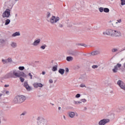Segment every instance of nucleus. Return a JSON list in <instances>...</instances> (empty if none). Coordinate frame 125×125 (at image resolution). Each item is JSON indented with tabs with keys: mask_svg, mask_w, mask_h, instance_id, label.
Wrapping results in <instances>:
<instances>
[{
	"mask_svg": "<svg viewBox=\"0 0 125 125\" xmlns=\"http://www.w3.org/2000/svg\"><path fill=\"white\" fill-rule=\"evenodd\" d=\"M40 42H41V39H38L34 41L33 43V45L34 46H37L38 44H40Z\"/></svg>",
	"mask_w": 125,
	"mask_h": 125,
	"instance_id": "obj_13",
	"label": "nucleus"
},
{
	"mask_svg": "<svg viewBox=\"0 0 125 125\" xmlns=\"http://www.w3.org/2000/svg\"><path fill=\"white\" fill-rule=\"evenodd\" d=\"M28 76H29V77H30V79H31V80H32V77H33V75H32V74H31V73H29Z\"/></svg>",
	"mask_w": 125,
	"mask_h": 125,
	"instance_id": "obj_41",
	"label": "nucleus"
},
{
	"mask_svg": "<svg viewBox=\"0 0 125 125\" xmlns=\"http://www.w3.org/2000/svg\"><path fill=\"white\" fill-rule=\"evenodd\" d=\"M5 93H6V94H9V91H6L5 92Z\"/></svg>",
	"mask_w": 125,
	"mask_h": 125,
	"instance_id": "obj_48",
	"label": "nucleus"
},
{
	"mask_svg": "<svg viewBox=\"0 0 125 125\" xmlns=\"http://www.w3.org/2000/svg\"><path fill=\"white\" fill-rule=\"evenodd\" d=\"M58 67V66H57V65H55V66H53L52 68V70L53 71V72H56V71H57Z\"/></svg>",
	"mask_w": 125,
	"mask_h": 125,
	"instance_id": "obj_21",
	"label": "nucleus"
},
{
	"mask_svg": "<svg viewBox=\"0 0 125 125\" xmlns=\"http://www.w3.org/2000/svg\"><path fill=\"white\" fill-rule=\"evenodd\" d=\"M10 45L12 47H13V48L17 47V43H16L15 42H11Z\"/></svg>",
	"mask_w": 125,
	"mask_h": 125,
	"instance_id": "obj_15",
	"label": "nucleus"
},
{
	"mask_svg": "<svg viewBox=\"0 0 125 125\" xmlns=\"http://www.w3.org/2000/svg\"><path fill=\"white\" fill-rule=\"evenodd\" d=\"M69 116L70 118H74V117H75V112H69Z\"/></svg>",
	"mask_w": 125,
	"mask_h": 125,
	"instance_id": "obj_20",
	"label": "nucleus"
},
{
	"mask_svg": "<svg viewBox=\"0 0 125 125\" xmlns=\"http://www.w3.org/2000/svg\"><path fill=\"white\" fill-rule=\"evenodd\" d=\"M21 77H26L25 73L22 71H18L16 69L13 70L7 74H6L3 77V79H9L10 78H20Z\"/></svg>",
	"mask_w": 125,
	"mask_h": 125,
	"instance_id": "obj_1",
	"label": "nucleus"
},
{
	"mask_svg": "<svg viewBox=\"0 0 125 125\" xmlns=\"http://www.w3.org/2000/svg\"><path fill=\"white\" fill-rule=\"evenodd\" d=\"M80 87H85V85L81 84L80 85Z\"/></svg>",
	"mask_w": 125,
	"mask_h": 125,
	"instance_id": "obj_44",
	"label": "nucleus"
},
{
	"mask_svg": "<svg viewBox=\"0 0 125 125\" xmlns=\"http://www.w3.org/2000/svg\"><path fill=\"white\" fill-rule=\"evenodd\" d=\"M121 5H125V0H121Z\"/></svg>",
	"mask_w": 125,
	"mask_h": 125,
	"instance_id": "obj_31",
	"label": "nucleus"
},
{
	"mask_svg": "<svg viewBox=\"0 0 125 125\" xmlns=\"http://www.w3.org/2000/svg\"><path fill=\"white\" fill-rule=\"evenodd\" d=\"M110 120L108 119H104L99 122V125H105L106 124H108Z\"/></svg>",
	"mask_w": 125,
	"mask_h": 125,
	"instance_id": "obj_8",
	"label": "nucleus"
},
{
	"mask_svg": "<svg viewBox=\"0 0 125 125\" xmlns=\"http://www.w3.org/2000/svg\"><path fill=\"white\" fill-rule=\"evenodd\" d=\"M23 86L24 87H25L28 91H31V90H32V88L31 87V86H29V84H28L27 82H24Z\"/></svg>",
	"mask_w": 125,
	"mask_h": 125,
	"instance_id": "obj_10",
	"label": "nucleus"
},
{
	"mask_svg": "<svg viewBox=\"0 0 125 125\" xmlns=\"http://www.w3.org/2000/svg\"><path fill=\"white\" fill-rule=\"evenodd\" d=\"M69 72V68H65V73L67 74Z\"/></svg>",
	"mask_w": 125,
	"mask_h": 125,
	"instance_id": "obj_42",
	"label": "nucleus"
},
{
	"mask_svg": "<svg viewBox=\"0 0 125 125\" xmlns=\"http://www.w3.org/2000/svg\"><path fill=\"white\" fill-rule=\"evenodd\" d=\"M59 20H60L59 17H56L54 16H53L50 19V22L51 24H55L56 23H57Z\"/></svg>",
	"mask_w": 125,
	"mask_h": 125,
	"instance_id": "obj_5",
	"label": "nucleus"
},
{
	"mask_svg": "<svg viewBox=\"0 0 125 125\" xmlns=\"http://www.w3.org/2000/svg\"><path fill=\"white\" fill-rule=\"evenodd\" d=\"M117 84L119 85L120 86V88L121 89H123V90H125V83L122 81L119 80L117 82Z\"/></svg>",
	"mask_w": 125,
	"mask_h": 125,
	"instance_id": "obj_7",
	"label": "nucleus"
},
{
	"mask_svg": "<svg viewBox=\"0 0 125 125\" xmlns=\"http://www.w3.org/2000/svg\"><path fill=\"white\" fill-rule=\"evenodd\" d=\"M46 45L45 44H44L43 45H42L41 47H40V48H41V49H45V47H46Z\"/></svg>",
	"mask_w": 125,
	"mask_h": 125,
	"instance_id": "obj_26",
	"label": "nucleus"
},
{
	"mask_svg": "<svg viewBox=\"0 0 125 125\" xmlns=\"http://www.w3.org/2000/svg\"><path fill=\"white\" fill-rule=\"evenodd\" d=\"M81 102H83V103H85L86 102V100L85 99H82L81 100Z\"/></svg>",
	"mask_w": 125,
	"mask_h": 125,
	"instance_id": "obj_38",
	"label": "nucleus"
},
{
	"mask_svg": "<svg viewBox=\"0 0 125 125\" xmlns=\"http://www.w3.org/2000/svg\"><path fill=\"white\" fill-rule=\"evenodd\" d=\"M27 115V111H23L22 114L20 115L21 118H23V116H25Z\"/></svg>",
	"mask_w": 125,
	"mask_h": 125,
	"instance_id": "obj_22",
	"label": "nucleus"
},
{
	"mask_svg": "<svg viewBox=\"0 0 125 125\" xmlns=\"http://www.w3.org/2000/svg\"><path fill=\"white\" fill-rule=\"evenodd\" d=\"M63 117L64 120H66V117L65 116V115H63Z\"/></svg>",
	"mask_w": 125,
	"mask_h": 125,
	"instance_id": "obj_51",
	"label": "nucleus"
},
{
	"mask_svg": "<svg viewBox=\"0 0 125 125\" xmlns=\"http://www.w3.org/2000/svg\"><path fill=\"white\" fill-rule=\"evenodd\" d=\"M75 116H76V117H78L79 116V114H78L77 113H75Z\"/></svg>",
	"mask_w": 125,
	"mask_h": 125,
	"instance_id": "obj_49",
	"label": "nucleus"
},
{
	"mask_svg": "<svg viewBox=\"0 0 125 125\" xmlns=\"http://www.w3.org/2000/svg\"><path fill=\"white\" fill-rule=\"evenodd\" d=\"M100 12H102L103 11H104V8L103 7H101L99 8Z\"/></svg>",
	"mask_w": 125,
	"mask_h": 125,
	"instance_id": "obj_35",
	"label": "nucleus"
},
{
	"mask_svg": "<svg viewBox=\"0 0 125 125\" xmlns=\"http://www.w3.org/2000/svg\"><path fill=\"white\" fill-rule=\"evenodd\" d=\"M119 110H125V105L124 106H121L119 107Z\"/></svg>",
	"mask_w": 125,
	"mask_h": 125,
	"instance_id": "obj_28",
	"label": "nucleus"
},
{
	"mask_svg": "<svg viewBox=\"0 0 125 125\" xmlns=\"http://www.w3.org/2000/svg\"><path fill=\"white\" fill-rule=\"evenodd\" d=\"M57 26H58L59 28H62V27H63L64 25L63 24V23H60L59 22H57V24H56V27H57Z\"/></svg>",
	"mask_w": 125,
	"mask_h": 125,
	"instance_id": "obj_18",
	"label": "nucleus"
},
{
	"mask_svg": "<svg viewBox=\"0 0 125 125\" xmlns=\"http://www.w3.org/2000/svg\"><path fill=\"white\" fill-rule=\"evenodd\" d=\"M111 51L112 52H117V51H118V49H117V48H113V49H112Z\"/></svg>",
	"mask_w": 125,
	"mask_h": 125,
	"instance_id": "obj_33",
	"label": "nucleus"
},
{
	"mask_svg": "<svg viewBox=\"0 0 125 125\" xmlns=\"http://www.w3.org/2000/svg\"><path fill=\"white\" fill-rule=\"evenodd\" d=\"M26 100V97L24 95H18L13 99L14 104H21Z\"/></svg>",
	"mask_w": 125,
	"mask_h": 125,
	"instance_id": "obj_3",
	"label": "nucleus"
},
{
	"mask_svg": "<svg viewBox=\"0 0 125 125\" xmlns=\"http://www.w3.org/2000/svg\"><path fill=\"white\" fill-rule=\"evenodd\" d=\"M92 68L93 69H97V68H98V65H93V66H92Z\"/></svg>",
	"mask_w": 125,
	"mask_h": 125,
	"instance_id": "obj_34",
	"label": "nucleus"
},
{
	"mask_svg": "<svg viewBox=\"0 0 125 125\" xmlns=\"http://www.w3.org/2000/svg\"><path fill=\"white\" fill-rule=\"evenodd\" d=\"M91 55L92 56H95V55H98V54H100V51H94L91 52Z\"/></svg>",
	"mask_w": 125,
	"mask_h": 125,
	"instance_id": "obj_12",
	"label": "nucleus"
},
{
	"mask_svg": "<svg viewBox=\"0 0 125 125\" xmlns=\"http://www.w3.org/2000/svg\"><path fill=\"white\" fill-rule=\"evenodd\" d=\"M42 75H45V72L42 71Z\"/></svg>",
	"mask_w": 125,
	"mask_h": 125,
	"instance_id": "obj_50",
	"label": "nucleus"
},
{
	"mask_svg": "<svg viewBox=\"0 0 125 125\" xmlns=\"http://www.w3.org/2000/svg\"><path fill=\"white\" fill-rule=\"evenodd\" d=\"M1 96H2V94L0 93V98L1 97Z\"/></svg>",
	"mask_w": 125,
	"mask_h": 125,
	"instance_id": "obj_53",
	"label": "nucleus"
},
{
	"mask_svg": "<svg viewBox=\"0 0 125 125\" xmlns=\"http://www.w3.org/2000/svg\"><path fill=\"white\" fill-rule=\"evenodd\" d=\"M103 35H107L111 37H121L122 33L119 31L114 30L113 29H107L105 32L103 33Z\"/></svg>",
	"mask_w": 125,
	"mask_h": 125,
	"instance_id": "obj_2",
	"label": "nucleus"
},
{
	"mask_svg": "<svg viewBox=\"0 0 125 125\" xmlns=\"http://www.w3.org/2000/svg\"><path fill=\"white\" fill-rule=\"evenodd\" d=\"M15 1H18L19 0H14Z\"/></svg>",
	"mask_w": 125,
	"mask_h": 125,
	"instance_id": "obj_56",
	"label": "nucleus"
},
{
	"mask_svg": "<svg viewBox=\"0 0 125 125\" xmlns=\"http://www.w3.org/2000/svg\"><path fill=\"white\" fill-rule=\"evenodd\" d=\"M87 109V108H86V107H85L84 108V110L85 111V110H86Z\"/></svg>",
	"mask_w": 125,
	"mask_h": 125,
	"instance_id": "obj_52",
	"label": "nucleus"
},
{
	"mask_svg": "<svg viewBox=\"0 0 125 125\" xmlns=\"http://www.w3.org/2000/svg\"><path fill=\"white\" fill-rule=\"evenodd\" d=\"M19 69L20 70V71H23V70L25 69V67L24 66H20Z\"/></svg>",
	"mask_w": 125,
	"mask_h": 125,
	"instance_id": "obj_29",
	"label": "nucleus"
},
{
	"mask_svg": "<svg viewBox=\"0 0 125 125\" xmlns=\"http://www.w3.org/2000/svg\"><path fill=\"white\" fill-rule=\"evenodd\" d=\"M50 104H51V105H52V106L54 105V104H53L51 103Z\"/></svg>",
	"mask_w": 125,
	"mask_h": 125,
	"instance_id": "obj_58",
	"label": "nucleus"
},
{
	"mask_svg": "<svg viewBox=\"0 0 125 125\" xmlns=\"http://www.w3.org/2000/svg\"><path fill=\"white\" fill-rule=\"evenodd\" d=\"M6 42V40H3V39H0V42L1 43V44H4Z\"/></svg>",
	"mask_w": 125,
	"mask_h": 125,
	"instance_id": "obj_24",
	"label": "nucleus"
},
{
	"mask_svg": "<svg viewBox=\"0 0 125 125\" xmlns=\"http://www.w3.org/2000/svg\"><path fill=\"white\" fill-rule=\"evenodd\" d=\"M50 83H53V80L52 79H50L49 81Z\"/></svg>",
	"mask_w": 125,
	"mask_h": 125,
	"instance_id": "obj_43",
	"label": "nucleus"
},
{
	"mask_svg": "<svg viewBox=\"0 0 125 125\" xmlns=\"http://www.w3.org/2000/svg\"><path fill=\"white\" fill-rule=\"evenodd\" d=\"M20 80L21 83H23L24 81H25V79H24L22 77H20Z\"/></svg>",
	"mask_w": 125,
	"mask_h": 125,
	"instance_id": "obj_37",
	"label": "nucleus"
},
{
	"mask_svg": "<svg viewBox=\"0 0 125 125\" xmlns=\"http://www.w3.org/2000/svg\"><path fill=\"white\" fill-rule=\"evenodd\" d=\"M7 61L9 63H11V62H12V59H11V58H8V59L7 60Z\"/></svg>",
	"mask_w": 125,
	"mask_h": 125,
	"instance_id": "obj_32",
	"label": "nucleus"
},
{
	"mask_svg": "<svg viewBox=\"0 0 125 125\" xmlns=\"http://www.w3.org/2000/svg\"><path fill=\"white\" fill-rule=\"evenodd\" d=\"M2 18H9L10 17V9H6L2 14Z\"/></svg>",
	"mask_w": 125,
	"mask_h": 125,
	"instance_id": "obj_4",
	"label": "nucleus"
},
{
	"mask_svg": "<svg viewBox=\"0 0 125 125\" xmlns=\"http://www.w3.org/2000/svg\"><path fill=\"white\" fill-rule=\"evenodd\" d=\"M34 87H36V88H37V87H42L43 85L42 84V83H35L34 84Z\"/></svg>",
	"mask_w": 125,
	"mask_h": 125,
	"instance_id": "obj_11",
	"label": "nucleus"
},
{
	"mask_svg": "<svg viewBox=\"0 0 125 125\" xmlns=\"http://www.w3.org/2000/svg\"><path fill=\"white\" fill-rule=\"evenodd\" d=\"M74 104H82V102H81V101H74Z\"/></svg>",
	"mask_w": 125,
	"mask_h": 125,
	"instance_id": "obj_30",
	"label": "nucleus"
},
{
	"mask_svg": "<svg viewBox=\"0 0 125 125\" xmlns=\"http://www.w3.org/2000/svg\"><path fill=\"white\" fill-rule=\"evenodd\" d=\"M58 110H61V107H58Z\"/></svg>",
	"mask_w": 125,
	"mask_h": 125,
	"instance_id": "obj_54",
	"label": "nucleus"
},
{
	"mask_svg": "<svg viewBox=\"0 0 125 125\" xmlns=\"http://www.w3.org/2000/svg\"><path fill=\"white\" fill-rule=\"evenodd\" d=\"M39 121L38 125H47V121L46 120L44 119V118H38Z\"/></svg>",
	"mask_w": 125,
	"mask_h": 125,
	"instance_id": "obj_6",
	"label": "nucleus"
},
{
	"mask_svg": "<svg viewBox=\"0 0 125 125\" xmlns=\"http://www.w3.org/2000/svg\"><path fill=\"white\" fill-rule=\"evenodd\" d=\"M59 73L61 74V75H64V73H65V69L63 68H60L59 70Z\"/></svg>",
	"mask_w": 125,
	"mask_h": 125,
	"instance_id": "obj_16",
	"label": "nucleus"
},
{
	"mask_svg": "<svg viewBox=\"0 0 125 125\" xmlns=\"http://www.w3.org/2000/svg\"><path fill=\"white\" fill-rule=\"evenodd\" d=\"M73 59H74V58H73V57L68 56V57H66V60L68 62H70L71 61H73Z\"/></svg>",
	"mask_w": 125,
	"mask_h": 125,
	"instance_id": "obj_17",
	"label": "nucleus"
},
{
	"mask_svg": "<svg viewBox=\"0 0 125 125\" xmlns=\"http://www.w3.org/2000/svg\"><path fill=\"white\" fill-rule=\"evenodd\" d=\"M69 54H70V55L76 56V55H78V51L76 50L70 51Z\"/></svg>",
	"mask_w": 125,
	"mask_h": 125,
	"instance_id": "obj_14",
	"label": "nucleus"
},
{
	"mask_svg": "<svg viewBox=\"0 0 125 125\" xmlns=\"http://www.w3.org/2000/svg\"><path fill=\"white\" fill-rule=\"evenodd\" d=\"M121 67H122V64L118 63L112 69V71L113 73H117L118 72V68H121Z\"/></svg>",
	"mask_w": 125,
	"mask_h": 125,
	"instance_id": "obj_9",
	"label": "nucleus"
},
{
	"mask_svg": "<svg viewBox=\"0 0 125 125\" xmlns=\"http://www.w3.org/2000/svg\"><path fill=\"white\" fill-rule=\"evenodd\" d=\"M8 86H9V85H8V84H5L4 85L5 87H8Z\"/></svg>",
	"mask_w": 125,
	"mask_h": 125,
	"instance_id": "obj_47",
	"label": "nucleus"
},
{
	"mask_svg": "<svg viewBox=\"0 0 125 125\" xmlns=\"http://www.w3.org/2000/svg\"><path fill=\"white\" fill-rule=\"evenodd\" d=\"M117 21L118 22V23H121L122 22V20H118Z\"/></svg>",
	"mask_w": 125,
	"mask_h": 125,
	"instance_id": "obj_45",
	"label": "nucleus"
},
{
	"mask_svg": "<svg viewBox=\"0 0 125 125\" xmlns=\"http://www.w3.org/2000/svg\"><path fill=\"white\" fill-rule=\"evenodd\" d=\"M50 17V13L47 12V18H49Z\"/></svg>",
	"mask_w": 125,
	"mask_h": 125,
	"instance_id": "obj_40",
	"label": "nucleus"
},
{
	"mask_svg": "<svg viewBox=\"0 0 125 125\" xmlns=\"http://www.w3.org/2000/svg\"><path fill=\"white\" fill-rule=\"evenodd\" d=\"M2 62L3 63V64H7V63H8V62L7 61V60H2Z\"/></svg>",
	"mask_w": 125,
	"mask_h": 125,
	"instance_id": "obj_27",
	"label": "nucleus"
},
{
	"mask_svg": "<svg viewBox=\"0 0 125 125\" xmlns=\"http://www.w3.org/2000/svg\"><path fill=\"white\" fill-rule=\"evenodd\" d=\"M75 97L76 98H80V97H81V94H76V95L75 96Z\"/></svg>",
	"mask_w": 125,
	"mask_h": 125,
	"instance_id": "obj_39",
	"label": "nucleus"
},
{
	"mask_svg": "<svg viewBox=\"0 0 125 125\" xmlns=\"http://www.w3.org/2000/svg\"><path fill=\"white\" fill-rule=\"evenodd\" d=\"M12 37H17L18 36H20V32H16L15 33L12 34Z\"/></svg>",
	"mask_w": 125,
	"mask_h": 125,
	"instance_id": "obj_19",
	"label": "nucleus"
},
{
	"mask_svg": "<svg viewBox=\"0 0 125 125\" xmlns=\"http://www.w3.org/2000/svg\"><path fill=\"white\" fill-rule=\"evenodd\" d=\"M77 45H82V43H78Z\"/></svg>",
	"mask_w": 125,
	"mask_h": 125,
	"instance_id": "obj_55",
	"label": "nucleus"
},
{
	"mask_svg": "<svg viewBox=\"0 0 125 125\" xmlns=\"http://www.w3.org/2000/svg\"><path fill=\"white\" fill-rule=\"evenodd\" d=\"M110 11V10L108 8H104V12H105V13H108Z\"/></svg>",
	"mask_w": 125,
	"mask_h": 125,
	"instance_id": "obj_25",
	"label": "nucleus"
},
{
	"mask_svg": "<svg viewBox=\"0 0 125 125\" xmlns=\"http://www.w3.org/2000/svg\"><path fill=\"white\" fill-rule=\"evenodd\" d=\"M72 22H68L67 23V27H69V28H71L72 27Z\"/></svg>",
	"mask_w": 125,
	"mask_h": 125,
	"instance_id": "obj_36",
	"label": "nucleus"
},
{
	"mask_svg": "<svg viewBox=\"0 0 125 125\" xmlns=\"http://www.w3.org/2000/svg\"><path fill=\"white\" fill-rule=\"evenodd\" d=\"M15 16H16V17H17V14H15Z\"/></svg>",
	"mask_w": 125,
	"mask_h": 125,
	"instance_id": "obj_57",
	"label": "nucleus"
},
{
	"mask_svg": "<svg viewBox=\"0 0 125 125\" xmlns=\"http://www.w3.org/2000/svg\"><path fill=\"white\" fill-rule=\"evenodd\" d=\"M9 23H10V20L7 19L5 20V25H8L9 24Z\"/></svg>",
	"mask_w": 125,
	"mask_h": 125,
	"instance_id": "obj_23",
	"label": "nucleus"
},
{
	"mask_svg": "<svg viewBox=\"0 0 125 125\" xmlns=\"http://www.w3.org/2000/svg\"><path fill=\"white\" fill-rule=\"evenodd\" d=\"M81 46H84L85 47V46H86V45H85V44L82 43V44H81Z\"/></svg>",
	"mask_w": 125,
	"mask_h": 125,
	"instance_id": "obj_46",
	"label": "nucleus"
}]
</instances>
